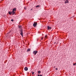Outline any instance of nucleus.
<instances>
[{
  "label": "nucleus",
  "mask_w": 76,
  "mask_h": 76,
  "mask_svg": "<svg viewBox=\"0 0 76 76\" xmlns=\"http://www.w3.org/2000/svg\"><path fill=\"white\" fill-rule=\"evenodd\" d=\"M11 21H12V22H13V19H12L11 20Z\"/></svg>",
  "instance_id": "obj_17"
},
{
  "label": "nucleus",
  "mask_w": 76,
  "mask_h": 76,
  "mask_svg": "<svg viewBox=\"0 0 76 76\" xmlns=\"http://www.w3.org/2000/svg\"><path fill=\"white\" fill-rule=\"evenodd\" d=\"M9 14L10 15L12 14V12H8Z\"/></svg>",
  "instance_id": "obj_11"
},
{
  "label": "nucleus",
  "mask_w": 76,
  "mask_h": 76,
  "mask_svg": "<svg viewBox=\"0 0 76 76\" xmlns=\"http://www.w3.org/2000/svg\"><path fill=\"white\" fill-rule=\"evenodd\" d=\"M43 39V38H41V39Z\"/></svg>",
  "instance_id": "obj_23"
},
{
  "label": "nucleus",
  "mask_w": 76,
  "mask_h": 76,
  "mask_svg": "<svg viewBox=\"0 0 76 76\" xmlns=\"http://www.w3.org/2000/svg\"><path fill=\"white\" fill-rule=\"evenodd\" d=\"M45 38H47V35H46L45 36Z\"/></svg>",
  "instance_id": "obj_12"
},
{
  "label": "nucleus",
  "mask_w": 76,
  "mask_h": 76,
  "mask_svg": "<svg viewBox=\"0 0 76 76\" xmlns=\"http://www.w3.org/2000/svg\"><path fill=\"white\" fill-rule=\"evenodd\" d=\"M24 9L25 10H26V7H24Z\"/></svg>",
  "instance_id": "obj_18"
},
{
  "label": "nucleus",
  "mask_w": 76,
  "mask_h": 76,
  "mask_svg": "<svg viewBox=\"0 0 76 76\" xmlns=\"http://www.w3.org/2000/svg\"><path fill=\"white\" fill-rule=\"evenodd\" d=\"M37 23L34 22V23L33 24V26H34V27H36V26H37Z\"/></svg>",
  "instance_id": "obj_3"
},
{
  "label": "nucleus",
  "mask_w": 76,
  "mask_h": 76,
  "mask_svg": "<svg viewBox=\"0 0 76 76\" xmlns=\"http://www.w3.org/2000/svg\"><path fill=\"white\" fill-rule=\"evenodd\" d=\"M47 28H48V30H50L52 28L51 27H50L49 26H48Z\"/></svg>",
  "instance_id": "obj_4"
},
{
  "label": "nucleus",
  "mask_w": 76,
  "mask_h": 76,
  "mask_svg": "<svg viewBox=\"0 0 76 76\" xmlns=\"http://www.w3.org/2000/svg\"><path fill=\"white\" fill-rule=\"evenodd\" d=\"M54 44H56V42L54 43Z\"/></svg>",
  "instance_id": "obj_24"
},
{
  "label": "nucleus",
  "mask_w": 76,
  "mask_h": 76,
  "mask_svg": "<svg viewBox=\"0 0 76 76\" xmlns=\"http://www.w3.org/2000/svg\"><path fill=\"white\" fill-rule=\"evenodd\" d=\"M15 14V11H12L11 12V14H12V15H13Z\"/></svg>",
  "instance_id": "obj_6"
},
{
  "label": "nucleus",
  "mask_w": 76,
  "mask_h": 76,
  "mask_svg": "<svg viewBox=\"0 0 76 76\" xmlns=\"http://www.w3.org/2000/svg\"><path fill=\"white\" fill-rule=\"evenodd\" d=\"M40 76H42V75H40Z\"/></svg>",
  "instance_id": "obj_21"
},
{
  "label": "nucleus",
  "mask_w": 76,
  "mask_h": 76,
  "mask_svg": "<svg viewBox=\"0 0 76 76\" xmlns=\"http://www.w3.org/2000/svg\"><path fill=\"white\" fill-rule=\"evenodd\" d=\"M37 53H38V51H37V50H34L33 52V53L34 54V55H36Z\"/></svg>",
  "instance_id": "obj_2"
},
{
  "label": "nucleus",
  "mask_w": 76,
  "mask_h": 76,
  "mask_svg": "<svg viewBox=\"0 0 76 76\" xmlns=\"http://www.w3.org/2000/svg\"><path fill=\"white\" fill-rule=\"evenodd\" d=\"M20 34L21 35L22 37H23V31L22 30V29H21V30H20Z\"/></svg>",
  "instance_id": "obj_1"
},
{
  "label": "nucleus",
  "mask_w": 76,
  "mask_h": 76,
  "mask_svg": "<svg viewBox=\"0 0 76 76\" xmlns=\"http://www.w3.org/2000/svg\"><path fill=\"white\" fill-rule=\"evenodd\" d=\"M28 70V67H25L24 68V70L25 71H27V70Z\"/></svg>",
  "instance_id": "obj_5"
},
{
  "label": "nucleus",
  "mask_w": 76,
  "mask_h": 76,
  "mask_svg": "<svg viewBox=\"0 0 76 76\" xmlns=\"http://www.w3.org/2000/svg\"><path fill=\"white\" fill-rule=\"evenodd\" d=\"M27 52H29V51H31V49H28L27 50Z\"/></svg>",
  "instance_id": "obj_9"
},
{
  "label": "nucleus",
  "mask_w": 76,
  "mask_h": 76,
  "mask_svg": "<svg viewBox=\"0 0 76 76\" xmlns=\"http://www.w3.org/2000/svg\"><path fill=\"white\" fill-rule=\"evenodd\" d=\"M75 65H76V63H75V64H73V66H75Z\"/></svg>",
  "instance_id": "obj_16"
},
{
  "label": "nucleus",
  "mask_w": 76,
  "mask_h": 76,
  "mask_svg": "<svg viewBox=\"0 0 76 76\" xmlns=\"http://www.w3.org/2000/svg\"><path fill=\"white\" fill-rule=\"evenodd\" d=\"M34 72H33L32 73V74L33 75H34Z\"/></svg>",
  "instance_id": "obj_20"
},
{
  "label": "nucleus",
  "mask_w": 76,
  "mask_h": 76,
  "mask_svg": "<svg viewBox=\"0 0 76 76\" xmlns=\"http://www.w3.org/2000/svg\"><path fill=\"white\" fill-rule=\"evenodd\" d=\"M65 3L66 4V3H69V1L67 0H66L65 1Z\"/></svg>",
  "instance_id": "obj_7"
},
{
  "label": "nucleus",
  "mask_w": 76,
  "mask_h": 76,
  "mask_svg": "<svg viewBox=\"0 0 76 76\" xmlns=\"http://www.w3.org/2000/svg\"><path fill=\"white\" fill-rule=\"evenodd\" d=\"M38 76H39V75H38Z\"/></svg>",
  "instance_id": "obj_22"
},
{
  "label": "nucleus",
  "mask_w": 76,
  "mask_h": 76,
  "mask_svg": "<svg viewBox=\"0 0 76 76\" xmlns=\"http://www.w3.org/2000/svg\"><path fill=\"white\" fill-rule=\"evenodd\" d=\"M9 33V34H13V31H10Z\"/></svg>",
  "instance_id": "obj_8"
},
{
  "label": "nucleus",
  "mask_w": 76,
  "mask_h": 76,
  "mask_svg": "<svg viewBox=\"0 0 76 76\" xmlns=\"http://www.w3.org/2000/svg\"><path fill=\"white\" fill-rule=\"evenodd\" d=\"M56 70H58V69H57V68H56Z\"/></svg>",
  "instance_id": "obj_19"
},
{
  "label": "nucleus",
  "mask_w": 76,
  "mask_h": 76,
  "mask_svg": "<svg viewBox=\"0 0 76 76\" xmlns=\"http://www.w3.org/2000/svg\"><path fill=\"white\" fill-rule=\"evenodd\" d=\"M16 8H14V9H13L12 10V11H13L14 12H15V11H16Z\"/></svg>",
  "instance_id": "obj_10"
},
{
  "label": "nucleus",
  "mask_w": 76,
  "mask_h": 76,
  "mask_svg": "<svg viewBox=\"0 0 76 76\" xmlns=\"http://www.w3.org/2000/svg\"><path fill=\"white\" fill-rule=\"evenodd\" d=\"M38 74H39V73H41V71H39L38 72Z\"/></svg>",
  "instance_id": "obj_14"
},
{
  "label": "nucleus",
  "mask_w": 76,
  "mask_h": 76,
  "mask_svg": "<svg viewBox=\"0 0 76 76\" xmlns=\"http://www.w3.org/2000/svg\"><path fill=\"white\" fill-rule=\"evenodd\" d=\"M21 26H19V28H21Z\"/></svg>",
  "instance_id": "obj_15"
},
{
  "label": "nucleus",
  "mask_w": 76,
  "mask_h": 76,
  "mask_svg": "<svg viewBox=\"0 0 76 76\" xmlns=\"http://www.w3.org/2000/svg\"><path fill=\"white\" fill-rule=\"evenodd\" d=\"M39 7V5H37L36 6V7Z\"/></svg>",
  "instance_id": "obj_13"
}]
</instances>
